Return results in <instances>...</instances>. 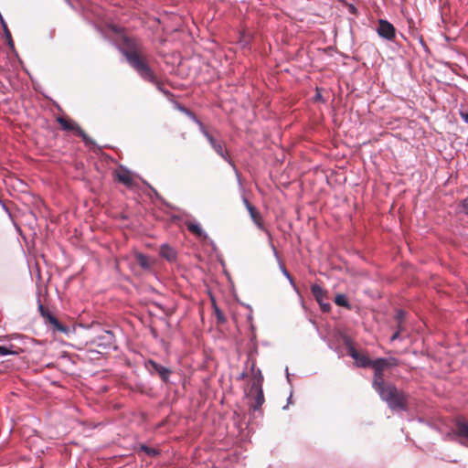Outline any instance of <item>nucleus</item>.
<instances>
[{"label":"nucleus","mask_w":468,"mask_h":468,"mask_svg":"<svg viewBox=\"0 0 468 468\" xmlns=\"http://www.w3.org/2000/svg\"><path fill=\"white\" fill-rule=\"evenodd\" d=\"M460 116L466 123H468V112H460Z\"/></svg>","instance_id":"cd10ccee"},{"label":"nucleus","mask_w":468,"mask_h":468,"mask_svg":"<svg viewBox=\"0 0 468 468\" xmlns=\"http://www.w3.org/2000/svg\"><path fill=\"white\" fill-rule=\"evenodd\" d=\"M186 113L191 117V119L198 124L199 130L202 133V134L207 138L208 143L210 144L211 147L214 146L218 141L213 137L212 134L208 133L205 125L197 119L195 113H193L190 111H186Z\"/></svg>","instance_id":"dca6fc26"},{"label":"nucleus","mask_w":468,"mask_h":468,"mask_svg":"<svg viewBox=\"0 0 468 468\" xmlns=\"http://www.w3.org/2000/svg\"><path fill=\"white\" fill-rule=\"evenodd\" d=\"M401 330H402V326H401V325H399V327L398 328V330H397V331L392 335V336L390 337V340H391V341H395L396 339H398V338H399V334H400Z\"/></svg>","instance_id":"a878e982"},{"label":"nucleus","mask_w":468,"mask_h":468,"mask_svg":"<svg viewBox=\"0 0 468 468\" xmlns=\"http://www.w3.org/2000/svg\"><path fill=\"white\" fill-rule=\"evenodd\" d=\"M462 211L468 215V197L461 201Z\"/></svg>","instance_id":"b1692460"},{"label":"nucleus","mask_w":468,"mask_h":468,"mask_svg":"<svg viewBox=\"0 0 468 468\" xmlns=\"http://www.w3.org/2000/svg\"><path fill=\"white\" fill-rule=\"evenodd\" d=\"M243 202L252 221L260 229L265 230L262 217L258 209L247 198H244Z\"/></svg>","instance_id":"f8f14e48"},{"label":"nucleus","mask_w":468,"mask_h":468,"mask_svg":"<svg viewBox=\"0 0 468 468\" xmlns=\"http://www.w3.org/2000/svg\"><path fill=\"white\" fill-rule=\"evenodd\" d=\"M377 32L379 35V37L389 41L393 40L396 36V29L394 26L385 19L378 20Z\"/></svg>","instance_id":"6e6552de"},{"label":"nucleus","mask_w":468,"mask_h":468,"mask_svg":"<svg viewBox=\"0 0 468 468\" xmlns=\"http://www.w3.org/2000/svg\"><path fill=\"white\" fill-rule=\"evenodd\" d=\"M101 338L105 339L107 343L110 345L113 340V335L111 331H105Z\"/></svg>","instance_id":"5701e85b"},{"label":"nucleus","mask_w":468,"mask_h":468,"mask_svg":"<svg viewBox=\"0 0 468 468\" xmlns=\"http://www.w3.org/2000/svg\"><path fill=\"white\" fill-rule=\"evenodd\" d=\"M215 314H216L218 323L225 322V316H224L223 313L217 306H215Z\"/></svg>","instance_id":"4be33fe9"},{"label":"nucleus","mask_w":468,"mask_h":468,"mask_svg":"<svg viewBox=\"0 0 468 468\" xmlns=\"http://www.w3.org/2000/svg\"><path fill=\"white\" fill-rule=\"evenodd\" d=\"M311 292L315 300L318 302L321 309L324 312H329L331 309V305L328 303L324 302V299L327 298L326 296V291L324 290L320 285L318 284H313L311 286Z\"/></svg>","instance_id":"9b49d317"},{"label":"nucleus","mask_w":468,"mask_h":468,"mask_svg":"<svg viewBox=\"0 0 468 468\" xmlns=\"http://www.w3.org/2000/svg\"><path fill=\"white\" fill-rule=\"evenodd\" d=\"M38 311L43 319L45 320V323L48 324L54 332H59L65 335H69L70 331L69 328L67 325L61 324L57 319V317L40 303H38Z\"/></svg>","instance_id":"20e7f679"},{"label":"nucleus","mask_w":468,"mask_h":468,"mask_svg":"<svg viewBox=\"0 0 468 468\" xmlns=\"http://www.w3.org/2000/svg\"><path fill=\"white\" fill-rule=\"evenodd\" d=\"M130 66L146 81L157 84L158 80L147 64L146 54L142 43L133 37H123L120 48Z\"/></svg>","instance_id":"f257e3e1"},{"label":"nucleus","mask_w":468,"mask_h":468,"mask_svg":"<svg viewBox=\"0 0 468 468\" xmlns=\"http://www.w3.org/2000/svg\"><path fill=\"white\" fill-rule=\"evenodd\" d=\"M159 255L169 262H175L177 259L176 250L168 244L161 245Z\"/></svg>","instance_id":"2eb2a0df"},{"label":"nucleus","mask_w":468,"mask_h":468,"mask_svg":"<svg viewBox=\"0 0 468 468\" xmlns=\"http://www.w3.org/2000/svg\"><path fill=\"white\" fill-rule=\"evenodd\" d=\"M265 231H266L267 235L269 236L270 239L271 240V233H270L268 230H265Z\"/></svg>","instance_id":"c85d7f7f"},{"label":"nucleus","mask_w":468,"mask_h":468,"mask_svg":"<svg viewBox=\"0 0 468 468\" xmlns=\"http://www.w3.org/2000/svg\"><path fill=\"white\" fill-rule=\"evenodd\" d=\"M114 175L118 182L125 186L132 187L134 185L133 176L128 169L121 167L115 171Z\"/></svg>","instance_id":"ddd939ff"},{"label":"nucleus","mask_w":468,"mask_h":468,"mask_svg":"<svg viewBox=\"0 0 468 468\" xmlns=\"http://www.w3.org/2000/svg\"><path fill=\"white\" fill-rule=\"evenodd\" d=\"M399 365V361L396 357H386V358H378L373 360V364L370 366L374 370L373 376V388L378 392L386 387L388 383L385 382L384 379V371L387 368L394 367Z\"/></svg>","instance_id":"7ed1b4c3"},{"label":"nucleus","mask_w":468,"mask_h":468,"mask_svg":"<svg viewBox=\"0 0 468 468\" xmlns=\"http://www.w3.org/2000/svg\"><path fill=\"white\" fill-rule=\"evenodd\" d=\"M262 381V376L261 372L259 371V378L257 380L254 381L251 387V392H254L255 394L250 396V399L252 400L250 403V407L253 409V410H258L261 409L262 404L264 403V395L261 386Z\"/></svg>","instance_id":"423d86ee"},{"label":"nucleus","mask_w":468,"mask_h":468,"mask_svg":"<svg viewBox=\"0 0 468 468\" xmlns=\"http://www.w3.org/2000/svg\"><path fill=\"white\" fill-rule=\"evenodd\" d=\"M186 226L187 229L191 233L196 235L197 237H198V238H206L207 237L206 233L204 232L202 228L199 226V224L195 223L193 221H187L186 223Z\"/></svg>","instance_id":"a211bd4d"},{"label":"nucleus","mask_w":468,"mask_h":468,"mask_svg":"<svg viewBox=\"0 0 468 468\" xmlns=\"http://www.w3.org/2000/svg\"><path fill=\"white\" fill-rule=\"evenodd\" d=\"M146 367L151 374H156L164 382H168L169 377L172 373L169 368L159 365L154 360H148Z\"/></svg>","instance_id":"9d476101"},{"label":"nucleus","mask_w":468,"mask_h":468,"mask_svg":"<svg viewBox=\"0 0 468 468\" xmlns=\"http://www.w3.org/2000/svg\"><path fill=\"white\" fill-rule=\"evenodd\" d=\"M348 355L355 360L358 367H370L373 364L367 354L358 352L353 346H348Z\"/></svg>","instance_id":"1a4fd4ad"},{"label":"nucleus","mask_w":468,"mask_h":468,"mask_svg":"<svg viewBox=\"0 0 468 468\" xmlns=\"http://www.w3.org/2000/svg\"><path fill=\"white\" fill-rule=\"evenodd\" d=\"M212 148L215 152L221 156L225 161L233 165L231 158L228 153V151L224 148V144L221 142H218Z\"/></svg>","instance_id":"f3484780"},{"label":"nucleus","mask_w":468,"mask_h":468,"mask_svg":"<svg viewBox=\"0 0 468 468\" xmlns=\"http://www.w3.org/2000/svg\"><path fill=\"white\" fill-rule=\"evenodd\" d=\"M141 450L144 452L149 456H157L159 455V451L155 448H151L145 445L141 446Z\"/></svg>","instance_id":"412c9836"},{"label":"nucleus","mask_w":468,"mask_h":468,"mask_svg":"<svg viewBox=\"0 0 468 468\" xmlns=\"http://www.w3.org/2000/svg\"><path fill=\"white\" fill-rule=\"evenodd\" d=\"M57 122L59 123L62 130L67 132H73L77 136L80 137L86 144L90 143V139L89 138L87 133L73 120L68 117L58 116L57 117Z\"/></svg>","instance_id":"39448f33"},{"label":"nucleus","mask_w":468,"mask_h":468,"mask_svg":"<svg viewBox=\"0 0 468 468\" xmlns=\"http://www.w3.org/2000/svg\"><path fill=\"white\" fill-rule=\"evenodd\" d=\"M135 262L141 267V269L144 271L150 272L153 271V267L154 265V261L151 260L147 255L135 252L134 253Z\"/></svg>","instance_id":"4468645a"},{"label":"nucleus","mask_w":468,"mask_h":468,"mask_svg":"<svg viewBox=\"0 0 468 468\" xmlns=\"http://www.w3.org/2000/svg\"><path fill=\"white\" fill-rule=\"evenodd\" d=\"M1 26H2V28H3V31H4V36H5V38L7 42V45L11 48H14L15 47V44H14V41H13V38H12V36H11V32L7 27V24L6 22L5 21L4 17H1Z\"/></svg>","instance_id":"6ab92c4d"},{"label":"nucleus","mask_w":468,"mask_h":468,"mask_svg":"<svg viewBox=\"0 0 468 468\" xmlns=\"http://www.w3.org/2000/svg\"><path fill=\"white\" fill-rule=\"evenodd\" d=\"M10 354H14V352L5 346H0V356H6Z\"/></svg>","instance_id":"393cba45"},{"label":"nucleus","mask_w":468,"mask_h":468,"mask_svg":"<svg viewBox=\"0 0 468 468\" xmlns=\"http://www.w3.org/2000/svg\"><path fill=\"white\" fill-rule=\"evenodd\" d=\"M335 304H337L338 306H342V307H346L347 309H350L351 308V305L347 300V298L346 297V295L344 294H337L335 297Z\"/></svg>","instance_id":"aec40b11"},{"label":"nucleus","mask_w":468,"mask_h":468,"mask_svg":"<svg viewBox=\"0 0 468 468\" xmlns=\"http://www.w3.org/2000/svg\"><path fill=\"white\" fill-rule=\"evenodd\" d=\"M404 317V312L403 311H399L398 314H397V319H398V327H399V325H401V321Z\"/></svg>","instance_id":"bb28decb"},{"label":"nucleus","mask_w":468,"mask_h":468,"mask_svg":"<svg viewBox=\"0 0 468 468\" xmlns=\"http://www.w3.org/2000/svg\"><path fill=\"white\" fill-rule=\"evenodd\" d=\"M453 434L458 438L460 444L468 447V421L465 419L455 420Z\"/></svg>","instance_id":"0eeeda50"},{"label":"nucleus","mask_w":468,"mask_h":468,"mask_svg":"<svg viewBox=\"0 0 468 468\" xmlns=\"http://www.w3.org/2000/svg\"><path fill=\"white\" fill-rule=\"evenodd\" d=\"M378 393L392 410L404 411L408 410L409 395L403 390L398 389L395 385L389 383Z\"/></svg>","instance_id":"f03ea898"}]
</instances>
